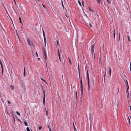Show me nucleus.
Wrapping results in <instances>:
<instances>
[{
  "label": "nucleus",
  "instance_id": "393cba45",
  "mask_svg": "<svg viewBox=\"0 0 131 131\" xmlns=\"http://www.w3.org/2000/svg\"><path fill=\"white\" fill-rule=\"evenodd\" d=\"M106 70L105 73L104 75V81H105V75H106Z\"/></svg>",
  "mask_w": 131,
  "mask_h": 131
},
{
  "label": "nucleus",
  "instance_id": "c85d7f7f",
  "mask_svg": "<svg viewBox=\"0 0 131 131\" xmlns=\"http://www.w3.org/2000/svg\"><path fill=\"white\" fill-rule=\"evenodd\" d=\"M82 3L83 5L84 6V1H82Z\"/></svg>",
  "mask_w": 131,
  "mask_h": 131
},
{
  "label": "nucleus",
  "instance_id": "0e129e2a",
  "mask_svg": "<svg viewBox=\"0 0 131 131\" xmlns=\"http://www.w3.org/2000/svg\"><path fill=\"white\" fill-rule=\"evenodd\" d=\"M59 51V49L58 48V51Z\"/></svg>",
  "mask_w": 131,
  "mask_h": 131
},
{
  "label": "nucleus",
  "instance_id": "ddd939ff",
  "mask_svg": "<svg viewBox=\"0 0 131 131\" xmlns=\"http://www.w3.org/2000/svg\"><path fill=\"white\" fill-rule=\"evenodd\" d=\"M24 124L25 126H28V124H27V123L26 121H24Z\"/></svg>",
  "mask_w": 131,
  "mask_h": 131
},
{
  "label": "nucleus",
  "instance_id": "f257e3e1",
  "mask_svg": "<svg viewBox=\"0 0 131 131\" xmlns=\"http://www.w3.org/2000/svg\"><path fill=\"white\" fill-rule=\"evenodd\" d=\"M95 46L94 44H93V45L91 46V53L92 54V57H94V59L95 58V55H94L93 56V52L94 51V48Z\"/></svg>",
  "mask_w": 131,
  "mask_h": 131
},
{
  "label": "nucleus",
  "instance_id": "2eb2a0df",
  "mask_svg": "<svg viewBox=\"0 0 131 131\" xmlns=\"http://www.w3.org/2000/svg\"><path fill=\"white\" fill-rule=\"evenodd\" d=\"M19 22L21 24L22 23V21H21V19L20 17H19Z\"/></svg>",
  "mask_w": 131,
  "mask_h": 131
},
{
  "label": "nucleus",
  "instance_id": "6e6552de",
  "mask_svg": "<svg viewBox=\"0 0 131 131\" xmlns=\"http://www.w3.org/2000/svg\"><path fill=\"white\" fill-rule=\"evenodd\" d=\"M25 68L24 67V76L25 77Z\"/></svg>",
  "mask_w": 131,
  "mask_h": 131
},
{
  "label": "nucleus",
  "instance_id": "6e6d98bb",
  "mask_svg": "<svg viewBox=\"0 0 131 131\" xmlns=\"http://www.w3.org/2000/svg\"><path fill=\"white\" fill-rule=\"evenodd\" d=\"M76 100H77V96H76Z\"/></svg>",
  "mask_w": 131,
  "mask_h": 131
},
{
  "label": "nucleus",
  "instance_id": "4c0bfd02",
  "mask_svg": "<svg viewBox=\"0 0 131 131\" xmlns=\"http://www.w3.org/2000/svg\"><path fill=\"white\" fill-rule=\"evenodd\" d=\"M36 55L37 57H38V54H37V52H36Z\"/></svg>",
  "mask_w": 131,
  "mask_h": 131
},
{
  "label": "nucleus",
  "instance_id": "603ef678",
  "mask_svg": "<svg viewBox=\"0 0 131 131\" xmlns=\"http://www.w3.org/2000/svg\"><path fill=\"white\" fill-rule=\"evenodd\" d=\"M107 0L108 3H110V1H109V0Z\"/></svg>",
  "mask_w": 131,
  "mask_h": 131
},
{
  "label": "nucleus",
  "instance_id": "20e7f679",
  "mask_svg": "<svg viewBox=\"0 0 131 131\" xmlns=\"http://www.w3.org/2000/svg\"><path fill=\"white\" fill-rule=\"evenodd\" d=\"M43 91V93L44 94V96L43 98V104L44 105L45 104V92L44 90H42Z\"/></svg>",
  "mask_w": 131,
  "mask_h": 131
},
{
  "label": "nucleus",
  "instance_id": "b1692460",
  "mask_svg": "<svg viewBox=\"0 0 131 131\" xmlns=\"http://www.w3.org/2000/svg\"><path fill=\"white\" fill-rule=\"evenodd\" d=\"M10 88H11L12 90H13V86L12 85H11L10 86Z\"/></svg>",
  "mask_w": 131,
  "mask_h": 131
},
{
  "label": "nucleus",
  "instance_id": "bb28decb",
  "mask_svg": "<svg viewBox=\"0 0 131 131\" xmlns=\"http://www.w3.org/2000/svg\"><path fill=\"white\" fill-rule=\"evenodd\" d=\"M40 85L41 86V87L42 90H44L43 86H42V85L41 84H40Z\"/></svg>",
  "mask_w": 131,
  "mask_h": 131
},
{
  "label": "nucleus",
  "instance_id": "4be33fe9",
  "mask_svg": "<svg viewBox=\"0 0 131 131\" xmlns=\"http://www.w3.org/2000/svg\"><path fill=\"white\" fill-rule=\"evenodd\" d=\"M42 128V127L41 126H39V128H38V129L39 130H40Z\"/></svg>",
  "mask_w": 131,
  "mask_h": 131
},
{
  "label": "nucleus",
  "instance_id": "dca6fc26",
  "mask_svg": "<svg viewBox=\"0 0 131 131\" xmlns=\"http://www.w3.org/2000/svg\"><path fill=\"white\" fill-rule=\"evenodd\" d=\"M43 37H44V42H45V41H46V38H45V34H44Z\"/></svg>",
  "mask_w": 131,
  "mask_h": 131
},
{
  "label": "nucleus",
  "instance_id": "e2e57ef3",
  "mask_svg": "<svg viewBox=\"0 0 131 131\" xmlns=\"http://www.w3.org/2000/svg\"><path fill=\"white\" fill-rule=\"evenodd\" d=\"M14 2H15V4L16 5V2H15V1H14Z\"/></svg>",
  "mask_w": 131,
  "mask_h": 131
},
{
  "label": "nucleus",
  "instance_id": "423d86ee",
  "mask_svg": "<svg viewBox=\"0 0 131 131\" xmlns=\"http://www.w3.org/2000/svg\"><path fill=\"white\" fill-rule=\"evenodd\" d=\"M109 75L110 76H111V70L110 67H109Z\"/></svg>",
  "mask_w": 131,
  "mask_h": 131
},
{
  "label": "nucleus",
  "instance_id": "774afa93",
  "mask_svg": "<svg viewBox=\"0 0 131 131\" xmlns=\"http://www.w3.org/2000/svg\"><path fill=\"white\" fill-rule=\"evenodd\" d=\"M130 117L131 118V116H130Z\"/></svg>",
  "mask_w": 131,
  "mask_h": 131
},
{
  "label": "nucleus",
  "instance_id": "bf43d9fd",
  "mask_svg": "<svg viewBox=\"0 0 131 131\" xmlns=\"http://www.w3.org/2000/svg\"><path fill=\"white\" fill-rule=\"evenodd\" d=\"M44 43H45V46H46V41H45V42H44Z\"/></svg>",
  "mask_w": 131,
  "mask_h": 131
},
{
  "label": "nucleus",
  "instance_id": "0eeeda50",
  "mask_svg": "<svg viewBox=\"0 0 131 131\" xmlns=\"http://www.w3.org/2000/svg\"><path fill=\"white\" fill-rule=\"evenodd\" d=\"M27 41L28 42V43L30 45V42L29 39V38H27Z\"/></svg>",
  "mask_w": 131,
  "mask_h": 131
},
{
  "label": "nucleus",
  "instance_id": "13d9d810",
  "mask_svg": "<svg viewBox=\"0 0 131 131\" xmlns=\"http://www.w3.org/2000/svg\"><path fill=\"white\" fill-rule=\"evenodd\" d=\"M79 79H80V80H81V78H80V76H79Z\"/></svg>",
  "mask_w": 131,
  "mask_h": 131
},
{
  "label": "nucleus",
  "instance_id": "aec40b11",
  "mask_svg": "<svg viewBox=\"0 0 131 131\" xmlns=\"http://www.w3.org/2000/svg\"><path fill=\"white\" fill-rule=\"evenodd\" d=\"M2 75H3V68H2Z\"/></svg>",
  "mask_w": 131,
  "mask_h": 131
},
{
  "label": "nucleus",
  "instance_id": "49530a36",
  "mask_svg": "<svg viewBox=\"0 0 131 131\" xmlns=\"http://www.w3.org/2000/svg\"><path fill=\"white\" fill-rule=\"evenodd\" d=\"M87 49L88 50H89V49H90V48H89V47L88 48V47L87 48Z\"/></svg>",
  "mask_w": 131,
  "mask_h": 131
},
{
  "label": "nucleus",
  "instance_id": "864d4df0",
  "mask_svg": "<svg viewBox=\"0 0 131 131\" xmlns=\"http://www.w3.org/2000/svg\"><path fill=\"white\" fill-rule=\"evenodd\" d=\"M41 79L42 81H43L44 80L42 78H41Z\"/></svg>",
  "mask_w": 131,
  "mask_h": 131
},
{
  "label": "nucleus",
  "instance_id": "7ed1b4c3",
  "mask_svg": "<svg viewBox=\"0 0 131 131\" xmlns=\"http://www.w3.org/2000/svg\"><path fill=\"white\" fill-rule=\"evenodd\" d=\"M87 81L88 83V86L89 89H90V85L89 83V74L88 72L87 71Z\"/></svg>",
  "mask_w": 131,
  "mask_h": 131
},
{
  "label": "nucleus",
  "instance_id": "de8ad7c7",
  "mask_svg": "<svg viewBox=\"0 0 131 131\" xmlns=\"http://www.w3.org/2000/svg\"><path fill=\"white\" fill-rule=\"evenodd\" d=\"M126 84H128V83L127 80H126Z\"/></svg>",
  "mask_w": 131,
  "mask_h": 131
},
{
  "label": "nucleus",
  "instance_id": "e433bc0d",
  "mask_svg": "<svg viewBox=\"0 0 131 131\" xmlns=\"http://www.w3.org/2000/svg\"><path fill=\"white\" fill-rule=\"evenodd\" d=\"M89 25H90V26L91 27H92V25L90 24V23H89Z\"/></svg>",
  "mask_w": 131,
  "mask_h": 131
},
{
  "label": "nucleus",
  "instance_id": "4d7b16f0",
  "mask_svg": "<svg viewBox=\"0 0 131 131\" xmlns=\"http://www.w3.org/2000/svg\"><path fill=\"white\" fill-rule=\"evenodd\" d=\"M43 36H44V31L43 30Z\"/></svg>",
  "mask_w": 131,
  "mask_h": 131
},
{
  "label": "nucleus",
  "instance_id": "680f3d73",
  "mask_svg": "<svg viewBox=\"0 0 131 131\" xmlns=\"http://www.w3.org/2000/svg\"><path fill=\"white\" fill-rule=\"evenodd\" d=\"M14 2H15V4L16 5V2H15V1H14Z\"/></svg>",
  "mask_w": 131,
  "mask_h": 131
},
{
  "label": "nucleus",
  "instance_id": "ea45409f",
  "mask_svg": "<svg viewBox=\"0 0 131 131\" xmlns=\"http://www.w3.org/2000/svg\"><path fill=\"white\" fill-rule=\"evenodd\" d=\"M58 98H59L60 99V97L59 95H58Z\"/></svg>",
  "mask_w": 131,
  "mask_h": 131
},
{
  "label": "nucleus",
  "instance_id": "69168bd1",
  "mask_svg": "<svg viewBox=\"0 0 131 131\" xmlns=\"http://www.w3.org/2000/svg\"><path fill=\"white\" fill-rule=\"evenodd\" d=\"M90 125H91V123H90Z\"/></svg>",
  "mask_w": 131,
  "mask_h": 131
},
{
  "label": "nucleus",
  "instance_id": "8fccbe9b",
  "mask_svg": "<svg viewBox=\"0 0 131 131\" xmlns=\"http://www.w3.org/2000/svg\"><path fill=\"white\" fill-rule=\"evenodd\" d=\"M75 94H76V96H77V92H75Z\"/></svg>",
  "mask_w": 131,
  "mask_h": 131
},
{
  "label": "nucleus",
  "instance_id": "4468645a",
  "mask_svg": "<svg viewBox=\"0 0 131 131\" xmlns=\"http://www.w3.org/2000/svg\"><path fill=\"white\" fill-rule=\"evenodd\" d=\"M73 126L74 127V130H75L76 131V128H75V126L73 122Z\"/></svg>",
  "mask_w": 131,
  "mask_h": 131
},
{
  "label": "nucleus",
  "instance_id": "79ce46f5",
  "mask_svg": "<svg viewBox=\"0 0 131 131\" xmlns=\"http://www.w3.org/2000/svg\"><path fill=\"white\" fill-rule=\"evenodd\" d=\"M62 79L63 82H64L63 79V75H62Z\"/></svg>",
  "mask_w": 131,
  "mask_h": 131
},
{
  "label": "nucleus",
  "instance_id": "39448f33",
  "mask_svg": "<svg viewBox=\"0 0 131 131\" xmlns=\"http://www.w3.org/2000/svg\"><path fill=\"white\" fill-rule=\"evenodd\" d=\"M43 53L44 54V56L45 57V59L46 60H47V56L46 55V54L45 52V50L44 49H43Z\"/></svg>",
  "mask_w": 131,
  "mask_h": 131
},
{
  "label": "nucleus",
  "instance_id": "f8f14e48",
  "mask_svg": "<svg viewBox=\"0 0 131 131\" xmlns=\"http://www.w3.org/2000/svg\"><path fill=\"white\" fill-rule=\"evenodd\" d=\"M126 93H127V97L128 98V97L129 96V93H128V90H127Z\"/></svg>",
  "mask_w": 131,
  "mask_h": 131
},
{
  "label": "nucleus",
  "instance_id": "5701e85b",
  "mask_svg": "<svg viewBox=\"0 0 131 131\" xmlns=\"http://www.w3.org/2000/svg\"><path fill=\"white\" fill-rule=\"evenodd\" d=\"M128 119L129 121V124L130 125V119H129V117H128Z\"/></svg>",
  "mask_w": 131,
  "mask_h": 131
},
{
  "label": "nucleus",
  "instance_id": "f3484780",
  "mask_svg": "<svg viewBox=\"0 0 131 131\" xmlns=\"http://www.w3.org/2000/svg\"><path fill=\"white\" fill-rule=\"evenodd\" d=\"M114 38V39H115V34L114 30V34H113Z\"/></svg>",
  "mask_w": 131,
  "mask_h": 131
},
{
  "label": "nucleus",
  "instance_id": "09e8293b",
  "mask_svg": "<svg viewBox=\"0 0 131 131\" xmlns=\"http://www.w3.org/2000/svg\"><path fill=\"white\" fill-rule=\"evenodd\" d=\"M43 81H44L46 83H47L46 82V81L45 80H44Z\"/></svg>",
  "mask_w": 131,
  "mask_h": 131
},
{
  "label": "nucleus",
  "instance_id": "f03ea898",
  "mask_svg": "<svg viewBox=\"0 0 131 131\" xmlns=\"http://www.w3.org/2000/svg\"><path fill=\"white\" fill-rule=\"evenodd\" d=\"M80 83L81 84V94L82 95L83 94V85H82V80H80Z\"/></svg>",
  "mask_w": 131,
  "mask_h": 131
},
{
  "label": "nucleus",
  "instance_id": "a211bd4d",
  "mask_svg": "<svg viewBox=\"0 0 131 131\" xmlns=\"http://www.w3.org/2000/svg\"><path fill=\"white\" fill-rule=\"evenodd\" d=\"M26 130L27 131H30V129H29V128L28 127H27L26 128Z\"/></svg>",
  "mask_w": 131,
  "mask_h": 131
},
{
  "label": "nucleus",
  "instance_id": "9d476101",
  "mask_svg": "<svg viewBox=\"0 0 131 131\" xmlns=\"http://www.w3.org/2000/svg\"><path fill=\"white\" fill-rule=\"evenodd\" d=\"M16 113L19 116H20V114L18 112L16 111Z\"/></svg>",
  "mask_w": 131,
  "mask_h": 131
},
{
  "label": "nucleus",
  "instance_id": "6ab92c4d",
  "mask_svg": "<svg viewBox=\"0 0 131 131\" xmlns=\"http://www.w3.org/2000/svg\"><path fill=\"white\" fill-rule=\"evenodd\" d=\"M0 64L1 66V68H3V65L2 64V62L0 63Z\"/></svg>",
  "mask_w": 131,
  "mask_h": 131
},
{
  "label": "nucleus",
  "instance_id": "9b49d317",
  "mask_svg": "<svg viewBox=\"0 0 131 131\" xmlns=\"http://www.w3.org/2000/svg\"><path fill=\"white\" fill-rule=\"evenodd\" d=\"M126 86H127V90H128V89H129V86L128 85V84H126Z\"/></svg>",
  "mask_w": 131,
  "mask_h": 131
},
{
  "label": "nucleus",
  "instance_id": "c03bdc74",
  "mask_svg": "<svg viewBox=\"0 0 131 131\" xmlns=\"http://www.w3.org/2000/svg\"><path fill=\"white\" fill-rule=\"evenodd\" d=\"M89 8L90 11H91V9L90 7H89Z\"/></svg>",
  "mask_w": 131,
  "mask_h": 131
},
{
  "label": "nucleus",
  "instance_id": "473e14b6",
  "mask_svg": "<svg viewBox=\"0 0 131 131\" xmlns=\"http://www.w3.org/2000/svg\"><path fill=\"white\" fill-rule=\"evenodd\" d=\"M61 1H62V6L63 7V9H64V5H63V2H62V0Z\"/></svg>",
  "mask_w": 131,
  "mask_h": 131
},
{
  "label": "nucleus",
  "instance_id": "052dcab7",
  "mask_svg": "<svg viewBox=\"0 0 131 131\" xmlns=\"http://www.w3.org/2000/svg\"><path fill=\"white\" fill-rule=\"evenodd\" d=\"M49 131H51V129H49Z\"/></svg>",
  "mask_w": 131,
  "mask_h": 131
},
{
  "label": "nucleus",
  "instance_id": "a19ab883",
  "mask_svg": "<svg viewBox=\"0 0 131 131\" xmlns=\"http://www.w3.org/2000/svg\"><path fill=\"white\" fill-rule=\"evenodd\" d=\"M59 59L60 60V61L61 62V60L60 58V55H59Z\"/></svg>",
  "mask_w": 131,
  "mask_h": 131
},
{
  "label": "nucleus",
  "instance_id": "37998d69",
  "mask_svg": "<svg viewBox=\"0 0 131 131\" xmlns=\"http://www.w3.org/2000/svg\"><path fill=\"white\" fill-rule=\"evenodd\" d=\"M42 5L43 6L44 8H45V6H44V5L43 4H42Z\"/></svg>",
  "mask_w": 131,
  "mask_h": 131
},
{
  "label": "nucleus",
  "instance_id": "72a5a7b5",
  "mask_svg": "<svg viewBox=\"0 0 131 131\" xmlns=\"http://www.w3.org/2000/svg\"><path fill=\"white\" fill-rule=\"evenodd\" d=\"M48 129H49V130L50 129H51L50 128V127L49 125H48Z\"/></svg>",
  "mask_w": 131,
  "mask_h": 131
},
{
  "label": "nucleus",
  "instance_id": "7c9ffc66",
  "mask_svg": "<svg viewBox=\"0 0 131 131\" xmlns=\"http://www.w3.org/2000/svg\"><path fill=\"white\" fill-rule=\"evenodd\" d=\"M58 55L59 57L60 53H59V51H58Z\"/></svg>",
  "mask_w": 131,
  "mask_h": 131
},
{
  "label": "nucleus",
  "instance_id": "338daca9",
  "mask_svg": "<svg viewBox=\"0 0 131 131\" xmlns=\"http://www.w3.org/2000/svg\"><path fill=\"white\" fill-rule=\"evenodd\" d=\"M89 89H89V88H88V90H89Z\"/></svg>",
  "mask_w": 131,
  "mask_h": 131
},
{
  "label": "nucleus",
  "instance_id": "c9c22d12",
  "mask_svg": "<svg viewBox=\"0 0 131 131\" xmlns=\"http://www.w3.org/2000/svg\"><path fill=\"white\" fill-rule=\"evenodd\" d=\"M58 40H57V44L58 45Z\"/></svg>",
  "mask_w": 131,
  "mask_h": 131
},
{
  "label": "nucleus",
  "instance_id": "a18cd8bd",
  "mask_svg": "<svg viewBox=\"0 0 131 131\" xmlns=\"http://www.w3.org/2000/svg\"><path fill=\"white\" fill-rule=\"evenodd\" d=\"M94 80H93V85H94Z\"/></svg>",
  "mask_w": 131,
  "mask_h": 131
},
{
  "label": "nucleus",
  "instance_id": "1a4fd4ad",
  "mask_svg": "<svg viewBox=\"0 0 131 131\" xmlns=\"http://www.w3.org/2000/svg\"><path fill=\"white\" fill-rule=\"evenodd\" d=\"M78 73H79V76H80V70H79V64L78 65Z\"/></svg>",
  "mask_w": 131,
  "mask_h": 131
},
{
  "label": "nucleus",
  "instance_id": "2f4dec72",
  "mask_svg": "<svg viewBox=\"0 0 131 131\" xmlns=\"http://www.w3.org/2000/svg\"><path fill=\"white\" fill-rule=\"evenodd\" d=\"M7 102H8V104H11V103L9 101H7Z\"/></svg>",
  "mask_w": 131,
  "mask_h": 131
},
{
  "label": "nucleus",
  "instance_id": "a878e982",
  "mask_svg": "<svg viewBox=\"0 0 131 131\" xmlns=\"http://www.w3.org/2000/svg\"><path fill=\"white\" fill-rule=\"evenodd\" d=\"M96 0L97 1L98 3L99 4L101 1V0Z\"/></svg>",
  "mask_w": 131,
  "mask_h": 131
},
{
  "label": "nucleus",
  "instance_id": "f704fd0d",
  "mask_svg": "<svg viewBox=\"0 0 131 131\" xmlns=\"http://www.w3.org/2000/svg\"><path fill=\"white\" fill-rule=\"evenodd\" d=\"M130 71L131 72V62L130 63Z\"/></svg>",
  "mask_w": 131,
  "mask_h": 131
},
{
  "label": "nucleus",
  "instance_id": "412c9836",
  "mask_svg": "<svg viewBox=\"0 0 131 131\" xmlns=\"http://www.w3.org/2000/svg\"><path fill=\"white\" fill-rule=\"evenodd\" d=\"M68 59H69V62L70 63V64H71V60H70L69 57H68Z\"/></svg>",
  "mask_w": 131,
  "mask_h": 131
},
{
  "label": "nucleus",
  "instance_id": "c756f323",
  "mask_svg": "<svg viewBox=\"0 0 131 131\" xmlns=\"http://www.w3.org/2000/svg\"><path fill=\"white\" fill-rule=\"evenodd\" d=\"M128 40L129 41H130V40L129 37V36H128Z\"/></svg>",
  "mask_w": 131,
  "mask_h": 131
},
{
  "label": "nucleus",
  "instance_id": "cd10ccee",
  "mask_svg": "<svg viewBox=\"0 0 131 131\" xmlns=\"http://www.w3.org/2000/svg\"><path fill=\"white\" fill-rule=\"evenodd\" d=\"M78 2L79 4L80 5H81V3L78 0Z\"/></svg>",
  "mask_w": 131,
  "mask_h": 131
},
{
  "label": "nucleus",
  "instance_id": "5fc2aeb1",
  "mask_svg": "<svg viewBox=\"0 0 131 131\" xmlns=\"http://www.w3.org/2000/svg\"><path fill=\"white\" fill-rule=\"evenodd\" d=\"M129 107H130V111H131V106H129Z\"/></svg>",
  "mask_w": 131,
  "mask_h": 131
},
{
  "label": "nucleus",
  "instance_id": "58836bf2",
  "mask_svg": "<svg viewBox=\"0 0 131 131\" xmlns=\"http://www.w3.org/2000/svg\"><path fill=\"white\" fill-rule=\"evenodd\" d=\"M4 7V8H5V10H6V12H7V13L8 14V12H7V10H6V8Z\"/></svg>",
  "mask_w": 131,
  "mask_h": 131
},
{
  "label": "nucleus",
  "instance_id": "3c124183",
  "mask_svg": "<svg viewBox=\"0 0 131 131\" xmlns=\"http://www.w3.org/2000/svg\"><path fill=\"white\" fill-rule=\"evenodd\" d=\"M38 60H40V58H38Z\"/></svg>",
  "mask_w": 131,
  "mask_h": 131
}]
</instances>
